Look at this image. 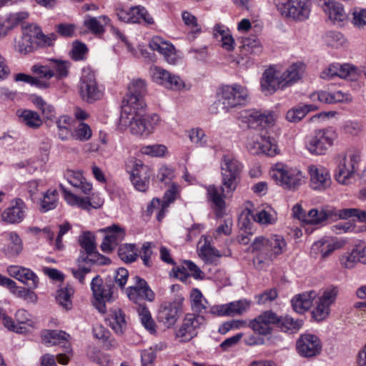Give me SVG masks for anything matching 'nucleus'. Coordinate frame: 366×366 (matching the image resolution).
<instances>
[{"instance_id": "23", "label": "nucleus", "mask_w": 366, "mask_h": 366, "mask_svg": "<svg viewBox=\"0 0 366 366\" xmlns=\"http://www.w3.org/2000/svg\"><path fill=\"white\" fill-rule=\"evenodd\" d=\"M151 74L154 82L167 89L179 90L184 86V81L179 76L172 74L162 67L157 66L152 67Z\"/></svg>"}, {"instance_id": "62", "label": "nucleus", "mask_w": 366, "mask_h": 366, "mask_svg": "<svg viewBox=\"0 0 366 366\" xmlns=\"http://www.w3.org/2000/svg\"><path fill=\"white\" fill-rule=\"evenodd\" d=\"M38 36H37V44H36V49L39 47H47L51 46L54 44L56 39V34L51 33L48 35L44 34L41 29L38 26Z\"/></svg>"}, {"instance_id": "14", "label": "nucleus", "mask_w": 366, "mask_h": 366, "mask_svg": "<svg viewBox=\"0 0 366 366\" xmlns=\"http://www.w3.org/2000/svg\"><path fill=\"white\" fill-rule=\"evenodd\" d=\"M91 289L94 298V305L101 313H105L106 302L112 299L113 287L110 284H104L103 280L97 275L91 282Z\"/></svg>"}, {"instance_id": "2", "label": "nucleus", "mask_w": 366, "mask_h": 366, "mask_svg": "<svg viewBox=\"0 0 366 366\" xmlns=\"http://www.w3.org/2000/svg\"><path fill=\"white\" fill-rule=\"evenodd\" d=\"M249 100L247 89L240 84L222 86L217 92V102L222 108L229 112L232 109L242 107Z\"/></svg>"}, {"instance_id": "38", "label": "nucleus", "mask_w": 366, "mask_h": 366, "mask_svg": "<svg viewBox=\"0 0 366 366\" xmlns=\"http://www.w3.org/2000/svg\"><path fill=\"white\" fill-rule=\"evenodd\" d=\"M304 72V65L301 63H295L290 66L284 72H282V79L286 87L292 86L297 82Z\"/></svg>"}, {"instance_id": "4", "label": "nucleus", "mask_w": 366, "mask_h": 366, "mask_svg": "<svg viewBox=\"0 0 366 366\" xmlns=\"http://www.w3.org/2000/svg\"><path fill=\"white\" fill-rule=\"evenodd\" d=\"M286 245L285 239L279 235H273L268 238L258 237L252 243V249L259 252L258 258L272 260L283 252Z\"/></svg>"}, {"instance_id": "17", "label": "nucleus", "mask_w": 366, "mask_h": 366, "mask_svg": "<svg viewBox=\"0 0 366 366\" xmlns=\"http://www.w3.org/2000/svg\"><path fill=\"white\" fill-rule=\"evenodd\" d=\"M127 93L124 97L122 106L144 108V96L147 93L146 83L142 79H134L128 85Z\"/></svg>"}, {"instance_id": "27", "label": "nucleus", "mask_w": 366, "mask_h": 366, "mask_svg": "<svg viewBox=\"0 0 366 366\" xmlns=\"http://www.w3.org/2000/svg\"><path fill=\"white\" fill-rule=\"evenodd\" d=\"M342 245L343 244L337 239L324 237L312 244L311 254L316 258L319 256L326 258L335 250L341 248Z\"/></svg>"}, {"instance_id": "52", "label": "nucleus", "mask_w": 366, "mask_h": 366, "mask_svg": "<svg viewBox=\"0 0 366 366\" xmlns=\"http://www.w3.org/2000/svg\"><path fill=\"white\" fill-rule=\"evenodd\" d=\"M14 79L16 81H24L41 89H46L50 87V83L48 81H44V79H40L38 77L24 73L17 74Z\"/></svg>"}, {"instance_id": "13", "label": "nucleus", "mask_w": 366, "mask_h": 366, "mask_svg": "<svg viewBox=\"0 0 366 366\" xmlns=\"http://www.w3.org/2000/svg\"><path fill=\"white\" fill-rule=\"evenodd\" d=\"M360 153L353 150L348 152L338 164L335 174V179L342 184H347L358 169Z\"/></svg>"}, {"instance_id": "47", "label": "nucleus", "mask_w": 366, "mask_h": 366, "mask_svg": "<svg viewBox=\"0 0 366 366\" xmlns=\"http://www.w3.org/2000/svg\"><path fill=\"white\" fill-rule=\"evenodd\" d=\"M49 61L51 69L54 71V76L57 79H61L68 76L71 66L69 61L55 59H51Z\"/></svg>"}, {"instance_id": "31", "label": "nucleus", "mask_w": 366, "mask_h": 366, "mask_svg": "<svg viewBox=\"0 0 366 366\" xmlns=\"http://www.w3.org/2000/svg\"><path fill=\"white\" fill-rule=\"evenodd\" d=\"M16 116L20 124L31 129H38L43 124V120L39 113L31 109H18Z\"/></svg>"}, {"instance_id": "36", "label": "nucleus", "mask_w": 366, "mask_h": 366, "mask_svg": "<svg viewBox=\"0 0 366 366\" xmlns=\"http://www.w3.org/2000/svg\"><path fill=\"white\" fill-rule=\"evenodd\" d=\"M316 295V292L313 290L297 295L291 300L293 310L297 313L304 312L311 307Z\"/></svg>"}, {"instance_id": "18", "label": "nucleus", "mask_w": 366, "mask_h": 366, "mask_svg": "<svg viewBox=\"0 0 366 366\" xmlns=\"http://www.w3.org/2000/svg\"><path fill=\"white\" fill-rule=\"evenodd\" d=\"M307 172L310 176V186L312 189L324 191L330 187V174L325 167L311 164L307 167Z\"/></svg>"}, {"instance_id": "32", "label": "nucleus", "mask_w": 366, "mask_h": 366, "mask_svg": "<svg viewBox=\"0 0 366 366\" xmlns=\"http://www.w3.org/2000/svg\"><path fill=\"white\" fill-rule=\"evenodd\" d=\"M318 4L332 21L340 22L345 19L346 15L342 6L334 0H318Z\"/></svg>"}, {"instance_id": "50", "label": "nucleus", "mask_w": 366, "mask_h": 366, "mask_svg": "<svg viewBox=\"0 0 366 366\" xmlns=\"http://www.w3.org/2000/svg\"><path fill=\"white\" fill-rule=\"evenodd\" d=\"M92 137L91 127L84 122H80L72 131L71 137L79 142H86Z\"/></svg>"}, {"instance_id": "56", "label": "nucleus", "mask_w": 366, "mask_h": 366, "mask_svg": "<svg viewBox=\"0 0 366 366\" xmlns=\"http://www.w3.org/2000/svg\"><path fill=\"white\" fill-rule=\"evenodd\" d=\"M332 214L331 210L312 209L308 212L307 221L311 224H318L330 218Z\"/></svg>"}, {"instance_id": "24", "label": "nucleus", "mask_w": 366, "mask_h": 366, "mask_svg": "<svg viewBox=\"0 0 366 366\" xmlns=\"http://www.w3.org/2000/svg\"><path fill=\"white\" fill-rule=\"evenodd\" d=\"M149 47L158 51L163 56L164 60L170 64H177L181 59L180 55L176 51L174 46L163 40L159 36L153 37L149 41Z\"/></svg>"}, {"instance_id": "16", "label": "nucleus", "mask_w": 366, "mask_h": 366, "mask_svg": "<svg viewBox=\"0 0 366 366\" xmlns=\"http://www.w3.org/2000/svg\"><path fill=\"white\" fill-rule=\"evenodd\" d=\"M338 292L336 287L327 288L322 292L312 311V316L315 320L320 322L329 317L330 307L335 302Z\"/></svg>"}, {"instance_id": "19", "label": "nucleus", "mask_w": 366, "mask_h": 366, "mask_svg": "<svg viewBox=\"0 0 366 366\" xmlns=\"http://www.w3.org/2000/svg\"><path fill=\"white\" fill-rule=\"evenodd\" d=\"M134 285L127 289V294L130 300L136 304H141L143 300L152 302L154 300L155 295L150 289L147 282L139 276L133 278Z\"/></svg>"}, {"instance_id": "30", "label": "nucleus", "mask_w": 366, "mask_h": 366, "mask_svg": "<svg viewBox=\"0 0 366 366\" xmlns=\"http://www.w3.org/2000/svg\"><path fill=\"white\" fill-rule=\"evenodd\" d=\"M70 335L62 330H44L41 332L43 342L47 345H59L68 351L69 349V338Z\"/></svg>"}, {"instance_id": "48", "label": "nucleus", "mask_w": 366, "mask_h": 366, "mask_svg": "<svg viewBox=\"0 0 366 366\" xmlns=\"http://www.w3.org/2000/svg\"><path fill=\"white\" fill-rule=\"evenodd\" d=\"M224 306L226 316H235L245 312L249 308L250 303L246 300H241L225 304Z\"/></svg>"}, {"instance_id": "39", "label": "nucleus", "mask_w": 366, "mask_h": 366, "mask_svg": "<svg viewBox=\"0 0 366 366\" xmlns=\"http://www.w3.org/2000/svg\"><path fill=\"white\" fill-rule=\"evenodd\" d=\"M179 196V187L172 183L171 187L165 192L162 200L163 202L162 209L157 213V219L158 221H162L164 217L167 209L172 202H173Z\"/></svg>"}, {"instance_id": "5", "label": "nucleus", "mask_w": 366, "mask_h": 366, "mask_svg": "<svg viewBox=\"0 0 366 366\" xmlns=\"http://www.w3.org/2000/svg\"><path fill=\"white\" fill-rule=\"evenodd\" d=\"M79 243L84 252L77 259L80 265L81 263L97 264L100 265L109 264L110 259L108 257L99 254L97 251L95 244V237L90 232H84L79 237Z\"/></svg>"}, {"instance_id": "21", "label": "nucleus", "mask_w": 366, "mask_h": 366, "mask_svg": "<svg viewBox=\"0 0 366 366\" xmlns=\"http://www.w3.org/2000/svg\"><path fill=\"white\" fill-rule=\"evenodd\" d=\"M261 88L266 94H272L279 89L286 88L282 72L274 67L267 69L261 79Z\"/></svg>"}, {"instance_id": "43", "label": "nucleus", "mask_w": 366, "mask_h": 366, "mask_svg": "<svg viewBox=\"0 0 366 366\" xmlns=\"http://www.w3.org/2000/svg\"><path fill=\"white\" fill-rule=\"evenodd\" d=\"M191 307L193 311L198 313L202 312L208 307V302L198 289H193L190 293Z\"/></svg>"}, {"instance_id": "54", "label": "nucleus", "mask_w": 366, "mask_h": 366, "mask_svg": "<svg viewBox=\"0 0 366 366\" xmlns=\"http://www.w3.org/2000/svg\"><path fill=\"white\" fill-rule=\"evenodd\" d=\"M109 19L106 16L96 17H90L84 20V25L94 34H102L104 32L103 24H107Z\"/></svg>"}, {"instance_id": "15", "label": "nucleus", "mask_w": 366, "mask_h": 366, "mask_svg": "<svg viewBox=\"0 0 366 366\" xmlns=\"http://www.w3.org/2000/svg\"><path fill=\"white\" fill-rule=\"evenodd\" d=\"M338 292L336 287L327 288L322 292L312 311V316L315 320L320 322L329 317L330 307L335 302Z\"/></svg>"}, {"instance_id": "61", "label": "nucleus", "mask_w": 366, "mask_h": 366, "mask_svg": "<svg viewBox=\"0 0 366 366\" xmlns=\"http://www.w3.org/2000/svg\"><path fill=\"white\" fill-rule=\"evenodd\" d=\"M182 20L185 25L190 29V33L193 35L197 34L201 31V27L197 24V18L188 11H184L182 14Z\"/></svg>"}, {"instance_id": "10", "label": "nucleus", "mask_w": 366, "mask_h": 366, "mask_svg": "<svg viewBox=\"0 0 366 366\" xmlns=\"http://www.w3.org/2000/svg\"><path fill=\"white\" fill-rule=\"evenodd\" d=\"M277 7L282 16L300 21L308 19L311 11L309 0H277Z\"/></svg>"}, {"instance_id": "20", "label": "nucleus", "mask_w": 366, "mask_h": 366, "mask_svg": "<svg viewBox=\"0 0 366 366\" xmlns=\"http://www.w3.org/2000/svg\"><path fill=\"white\" fill-rule=\"evenodd\" d=\"M296 347L298 354L302 357H312L321 352L322 344L316 335L304 334L297 340Z\"/></svg>"}, {"instance_id": "53", "label": "nucleus", "mask_w": 366, "mask_h": 366, "mask_svg": "<svg viewBox=\"0 0 366 366\" xmlns=\"http://www.w3.org/2000/svg\"><path fill=\"white\" fill-rule=\"evenodd\" d=\"M64 199L72 206H78L84 209H89L92 205L89 197L81 198L63 188Z\"/></svg>"}, {"instance_id": "12", "label": "nucleus", "mask_w": 366, "mask_h": 366, "mask_svg": "<svg viewBox=\"0 0 366 366\" xmlns=\"http://www.w3.org/2000/svg\"><path fill=\"white\" fill-rule=\"evenodd\" d=\"M336 134L330 129L318 130L307 137L305 145L307 150L312 154L322 155L333 144Z\"/></svg>"}, {"instance_id": "22", "label": "nucleus", "mask_w": 366, "mask_h": 366, "mask_svg": "<svg viewBox=\"0 0 366 366\" xmlns=\"http://www.w3.org/2000/svg\"><path fill=\"white\" fill-rule=\"evenodd\" d=\"M27 211L25 202L20 198H15L10 202V205L1 214V220L7 224H19L21 222Z\"/></svg>"}, {"instance_id": "3", "label": "nucleus", "mask_w": 366, "mask_h": 366, "mask_svg": "<svg viewBox=\"0 0 366 366\" xmlns=\"http://www.w3.org/2000/svg\"><path fill=\"white\" fill-rule=\"evenodd\" d=\"M220 167L222 185L227 193L234 192L241 180L242 164L232 155L226 154L221 159Z\"/></svg>"}, {"instance_id": "8", "label": "nucleus", "mask_w": 366, "mask_h": 366, "mask_svg": "<svg viewBox=\"0 0 366 366\" xmlns=\"http://www.w3.org/2000/svg\"><path fill=\"white\" fill-rule=\"evenodd\" d=\"M206 325L204 316L194 313L185 315L178 329L175 337L181 342H187L197 336L199 330Z\"/></svg>"}, {"instance_id": "11", "label": "nucleus", "mask_w": 366, "mask_h": 366, "mask_svg": "<svg viewBox=\"0 0 366 366\" xmlns=\"http://www.w3.org/2000/svg\"><path fill=\"white\" fill-rule=\"evenodd\" d=\"M239 118L242 123L247 124V127L256 129L273 126L277 119V114L274 112H262L255 109H251L242 111Z\"/></svg>"}, {"instance_id": "41", "label": "nucleus", "mask_w": 366, "mask_h": 366, "mask_svg": "<svg viewBox=\"0 0 366 366\" xmlns=\"http://www.w3.org/2000/svg\"><path fill=\"white\" fill-rule=\"evenodd\" d=\"M74 293L72 287L66 285L58 290L56 300L58 304L66 310L71 309L72 302L71 297Z\"/></svg>"}, {"instance_id": "40", "label": "nucleus", "mask_w": 366, "mask_h": 366, "mask_svg": "<svg viewBox=\"0 0 366 366\" xmlns=\"http://www.w3.org/2000/svg\"><path fill=\"white\" fill-rule=\"evenodd\" d=\"M313 104L298 105L290 109L286 114V119L290 122H297L302 120L310 111L317 109Z\"/></svg>"}, {"instance_id": "29", "label": "nucleus", "mask_w": 366, "mask_h": 366, "mask_svg": "<svg viewBox=\"0 0 366 366\" xmlns=\"http://www.w3.org/2000/svg\"><path fill=\"white\" fill-rule=\"evenodd\" d=\"M310 99L313 101H318L323 104H335L343 102H350V95L341 91L330 92L327 91H320L310 95Z\"/></svg>"}, {"instance_id": "9", "label": "nucleus", "mask_w": 366, "mask_h": 366, "mask_svg": "<svg viewBox=\"0 0 366 366\" xmlns=\"http://www.w3.org/2000/svg\"><path fill=\"white\" fill-rule=\"evenodd\" d=\"M271 177L277 184L288 189H296L304 182L305 176L297 168L277 165L271 172Z\"/></svg>"}, {"instance_id": "34", "label": "nucleus", "mask_w": 366, "mask_h": 366, "mask_svg": "<svg viewBox=\"0 0 366 366\" xmlns=\"http://www.w3.org/2000/svg\"><path fill=\"white\" fill-rule=\"evenodd\" d=\"M106 321L108 322L111 328L119 335L123 334L127 327L125 315L119 308L111 310Z\"/></svg>"}, {"instance_id": "6", "label": "nucleus", "mask_w": 366, "mask_h": 366, "mask_svg": "<svg viewBox=\"0 0 366 366\" xmlns=\"http://www.w3.org/2000/svg\"><path fill=\"white\" fill-rule=\"evenodd\" d=\"M127 172L130 174L131 181L140 192H146L149 187L152 170L141 160L129 157L125 162Z\"/></svg>"}, {"instance_id": "58", "label": "nucleus", "mask_w": 366, "mask_h": 366, "mask_svg": "<svg viewBox=\"0 0 366 366\" xmlns=\"http://www.w3.org/2000/svg\"><path fill=\"white\" fill-rule=\"evenodd\" d=\"M139 315L140 317L142 325L144 327L149 330L151 333L155 332V323L152 318L151 314L149 310L145 307L139 304L138 308Z\"/></svg>"}, {"instance_id": "1", "label": "nucleus", "mask_w": 366, "mask_h": 366, "mask_svg": "<svg viewBox=\"0 0 366 366\" xmlns=\"http://www.w3.org/2000/svg\"><path fill=\"white\" fill-rule=\"evenodd\" d=\"M144 109L122 106L119 123L122 127H129L133 135L147 138L158 127L160 118L156 114H144Z\"/></svg>"}, {"instance_id": "60", "label": "nucleus", "mask_w": 366, "mask_h": 366, "mask_svg": "<svg viewBox=\"0 0 366 366\" xmlns=\"http://www.w3.org/2000/svg\"><path fill=\"white\" fill-rule=\"evenodd\" d=\"M140 152L143 154L152 157H160L167 152V147L163 144L147 145L142 147Z\"/></svg>"}, {"instance_id": "45", "label": "nucleus", "mask_w": 366, "mask_h": 366, "mask_svg": "<svg viewBox=\"0 0 366 366\" xmlns=\"http://www.w3.org/2000/svg\"><path fill=\"white\" fill-rule=\"evenodd\" d=\"M58 192L56 189H49L43 195L40 201V211L46 212L57 206Z\"/></svg>"}, {"instance_id": "59", "label": "nucleus", "mask_w": 366, "mask_h": 366, "mask_svg": "<svg viewBox=\"0 0 366 366\" xmlns=\"http://www.w3.org/2000/svg\"><path fill=\"white\" fill-rule=\"evenodd\" d=\"M31 71L38 75V78L40 79H44V81H47L54 76V71L51 69L49 61L46 64H36L32 66L31 69Z\"/></svg>"}, {"instance_id": "64", "label": "nucleus", "mask_w": 366, "mask_h": 366, "mask_svg": "<svg viewBox=\"0 0 366 366\" xmlns=\"http://www.w3.org/2000/svg\"><path fill=\"white\" fill-rule=\"evenodd\" d=\"M214 31L221 35L222 46L227 51H232L234 49V40L232 35L225 32L221 26L217 25Z\"/></svg>"}, {"instance_id": "33", "label": "nucleus", "mask_w": 366, "mask_h": 366, "mask_svg": "<svg viewBox=\"0 0 366 366\" xmlns=\"http://www.w3.org/2000/svg\"><path fill=\"white\" fill-rule=\"evenodd\" d=\"M7 243L3 248L4 253L8 257H16L23 249L22 241L19 234L15 232L6 234Z\"/></svg>"}, {"instance_id": "55", "label": "nucleus", "mask_w": 366, "mask_h": 366, "mask_svg": "<svg viewBox=\"0 0 366 366\" xmlns=\"http://www.w3.org/2000/svg\"><path fill=\"white\" fill-rule=\"evenodd\" d=\"M28 39L23 33L19 38H16L14 46L15 51L21 54H26L36 50V44H32V42L29 41Z\"/></svg>"}, {"instance_id": "42", "label": "nucleus", "mask_w": 366, "mask_h": 366, "mask_svg": "<svg viewBox=\"0 0 366 366\" xmlns=\"http://www.w3.org/2000/svg\"><path fill=\"white\" fill-rule=\"evenodd\" d=\"M262 140L264 136L259 134L249 132L247 134L246 147L248 152L252 154H260L264 147Z\"/></svg>"}, {"instance_id": "35", "label": "nucleus", "mask_w": 366, "mask_h": 366, "mask_svg": "<svg viewBox=\"0 0 366 366\" xmlns=\"http://www.w3.org/2000/svg\"><path fill=\"white\" fill-rule=\"evenodd\" d=\"M65 176L68 182L74 187L80 189L83 194L88 195L91 193L92 185L86 181L80 172L68 170Z\"/></svg>"}, {"instance_id": "28", "label": "nucleus", "mask_w": 366, "mask_h": 366, "mask_svg": "<svg viewBox=\"0 0 366 366\" xmlns=\"http://www.w3.org/2000/svg\"><path fill=\"white\" fill-rule=\"evenodd\" d=\"M9 274L23 282L29 289H35L38 285L37 276L29 269L16 265H11L8 267Z\"/></svg>"}, {"instance_id": "49", "label": "nucleus", "mask_w": 366, "mask_h": 366, "mask_svg": "<svg viewBox=\"0 0 366 366\" xmlns=\"http://www.w3.org/2000/svg\"><path fill=\"white\" fill-rule=\"evenodd\" d=\"M71 123V119L68 116H61L56 121L57 134L61 140H66L71 137L72 134Z\"/></svg>"}, {"instance_id": "63", "label": "nucleus", "mask_w": 366, "mask_h": 366, "mask_svg": "<svg viewBox=\"0 0 366 366\" xmlns=\"http://www.w3.org/2000/svg\"><path fill=\"white\" fill-rule=\"evenodd\" d=\"M254 219L261 224H272L275 220L274 212L270 207H267L256 214Z\"/></svg>"}, {"instance_id": "7", "label": "nucleus", "mask_w": 366, "mask_h": 366, "mask_svg": "<svg viewBox=\"0 0 366 366\" xmlns=\"http://www.w3.org/2000/svg\"><path fill=\"white\" fill-rule=\"evenodd\" d=\"M78 89L81 99L87 103L100 99L104 94L97 81L94 72L89 68L82 70Z\"/></svg>"}, {"instance_id": "57", "label": "nucleus", "mask_w": 366, "mask_h": 366, "mask_svg": "<svg viewBox=\"0 0 366 366\" xmlns=\"http://www.w3.org/2000/svg\"><path fill=\"white\" fill-rule=\"evenodd\" d=\"M302 325V320H295L290 316H285L284 317H279V321L277 322V326L279 327L282 331H292L294 330L300 329Z\"/></svg>"}, {"instance_id": "46", "label": "nucleus", "mask_w": 366, "mask_h": 366, "mask_svg": "<svg viewBox=\"0 0 366 366\" xmlns=\"http://www.w3.org/2000/svg\"><path fill=\"white\" fill-rule=\"evenodd\" d=\"M31 101L41 112L45 118L52 119L55 117L56 112L54 107L48 104L41 97L32 95Z\"/></svg>"}, {"instance_id": "26", "label": "nucleus", "mask_w": 366, "mask_h": 366, "mask_svg": "<svg viewBox=\"0 0 366 366\" xmlns=\"http://www.w3.org/2000/svg\"><path fill=\"white\" fill-rule=\"evenodd\" d=\"M206 189L207 200L212 203L216 216L223 217L226 208L224 188L212 184L207 186Z\"/></svg>"}, {"instance_id": "44", "label": "nucleus", "mask_w": 366, "mask_h": 366, "mask_svg": "<svg viewBox=\"0 0 366 366\" xmlns=\"http://www.w3.org/2000/svg\"><path fill=\"white\" fill-rule=\"evenodd\" d=\"M31 315L24 310H19L15 315L16 324L18 326L16 332L24 333L30 327H33L34 322L30 318Z\"/></svg>"}, {"instance_id": "37", "label": "nucleus", "mask_w": 366, "mask_h": 366, "mask_svg": "<svg viewBox=\"0 0 366 366\" xmlns=\"http://www.w3.org/2000/svg\"><path fill=\"white\" fill-rule=\"evenodd\" d=\"M177 315V308L172 303H166L162 305L158 312V320L167 327H170L176 323Z\"/></svg>"}, {"instance_id": "51", "label": "nucleus", "mask_w": 366, "mask_h": 366, "mask_svg": "<svg viewBox=\"0 0 366 366\" xmlns=\"http://www.w3.org/2000/svg\"><path fill=\"white\" fill-rule=\"evenodd\" d=\"M118 255L125 262H134L138 257L135 244H124L121 245L118 249Z\"/></svg>"}, {"instance_id": "25", "label": "nucleus", "mask_w": 366, "mask_h": 366, "mask_svg": "<svg viewBox=\"0 0 366 366\" xmlns=\"http://www.w3.org/2000/svg\"><path fill=\"white\" fill-rule=\"evenodd\" d=\"M101 232L105 234L100 246L104 252H112L125 237L124 229L117 224L105 227Z\"/></svg>"}]
</instances>
